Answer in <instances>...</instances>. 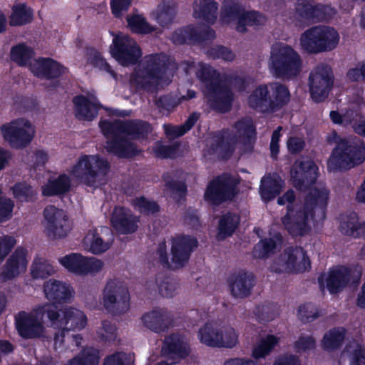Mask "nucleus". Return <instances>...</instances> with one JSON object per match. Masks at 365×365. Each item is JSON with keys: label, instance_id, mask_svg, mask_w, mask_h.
Masks as SVG:
<instances>
[{"label": "nucleus", "instance_id": "nucleus-1", "mask_svg": "<svg viewBox=\"0 0 365 365\" xmlns=\"http://www.w3.org/2000/svg\"><path fill=\"white\" fill-rule=\"evenodd\" d=\"M105 135L112 138L107 141L106 150L118 158H132L139 155L140 150L132 140L146 138L152 131L150 123L139 119L106 120L100 123Z\"/></svg>", "mask_w": 365, "mask_h": 365}, {"label": "nucleus", "instance_id": "nucleus-2", "mask_svg": "<svg viewBox=\"0 0 365 365\" xmlns=\"http://www.w3.org/2000/svg\"><path fill=\"white\" fill-rule=\"evenodd\" d=\"M328 192L315 188L305 197L303 206L292 210L288 207V212L281 218L284 230L292 237H303L311 230L309 218L314 220H324L328 204Z\"/></svg>", "mask_w": 365, "mask_h": 365}, {"label": "nucleus", "instance_id": "nucleus-3", "mask_svg": "<svg viewBox=\"0 0 365 365\" xmlns=\"http://www.w3.org/2000/svg\"><path fill=\"white\" fill-rule=\"evenodd\" d=\"M327 142L336 144L329 159V166L334 170H348L365 160V145L356 138L341 137L333 130L327 136Z\"/></svg>", "mask_w": 365, "mask_h": 365}, {"label": "nucleus", "instance_id": "nucleus-4", "mask_svg": "<svg viewBox=\"0 0 365 365\" xmlns=\"http://www.w3.org/2000/svg\"><path fill=\"white\" fill-rule=\"evenodd\" d=\"M196 76L205 85L203 93L210 107L222 113L229 112L234 101V93L222 79L220 72L210 65L202 64Z\"/></svg>", "mask_w": 365, "mask_h": 365}, {"label": "nucleus", "instance_id": "nucleus-5", "mask_svg": "<svg viewBox=\"0 0 365 365\" xmlns=\"http://www.w3.org/2000/svg\"><path fill=\"white\" fill-rule=\"evenodd\" d=\"M290 98L288 87L275 81L257 86L248 96L247 104L259 113L270 114L282 109L289 103Z\"/></svg>", "mask_w": 365, "mask_h": 365}, {"label": "nucleus", "instance_id": "nucleus-6", "mask_svg": "<svg viewBox=\"0 0 365 365\" xmlns=\"http://www.w3.org/2000/svg\"><path fill=\"white\" fill-rule=\"evenodd\" d=\"M170 241V261L165 242H162L156 250L159 263L169 270L182 269L188 264L192 252L198 247V240L195 236L180 234L172 237Z\"/></svg>", "mask_w": 365, "mask_h": 365}, {"label": "nucleus", "instance_id": "nucleus-7", "mask_svg": "<svg viewBox=\"0 0 365 365\" xmlns=\"http://www.w3.org/2000/svg\"><path fill=\"white\" fill-rule=\"evenodd\" d=\"M302 66L300 55L291 46L279 43L272 47L269 68L276 78L292 79L300 73Z\"/></svg>", "mask_w": 365, "mask_h": 365}, {"label": "nucleus", "instance_id": "nucleus-8", "mask_svg": "<svg viewBox=\"0 0 365 365\" xmlns=\"http://www.w3.org/2000/svg\"><path fill=\"white\" fill-rule=\"evenodd\" d=\"M300 46L308 53L317 54L334 50L339 41L336 29L327 26H315L304 31L300 36Z\"/></svg>", "mask_w": 365, "mask_h": 365}, {"label": "nucleus", "instance_id": "nucleus-9", "mask_svg": "<svg viewBox=\"0 0 365 365\" xmlns=\"http://www.w3.org/2000/svg\"><path fill=\"white\" fill-rule=\"evenodd\" d=\"M110 169L108 160L99 155H84L71 168L70 174L88 187L96 186L99 175H106Z\"/></svg>", "mask_w": 365, "mask_h": 365}, {"label": "nucleus", "instance_id": "nucleus-10", "mask_svg": "<svg viewBox=\"0 0 365 365\" xmlns=\"http://www.w3.org/2000/svg\"><path fill=\"white\" fill-rule=\"evenodd\" d=\"M201 343L217 348H233L238 342V334L230 325H220L207 322L198 331Z\"/></svg>", "mask_w": 365, "mask_h": 365}, {"label": "nucleus", "instance_id": "nucleus-11", "mask_svg": "<svg viewBox=\"0 0 365 365\" xmlns=\"http://www.w3.org/2000/svg\"><path fill=\"white\" fill-rule=\"evenodd\" d=\"M168 69L165 56L154 53L146 56L140 66L135 71L137 84L144 90H150L153 83L151 80H160Z\"/></svg>", "mask_w": 365, "mask_h": 365}, {"label": "nucleus", "instance_id": "nucleus-12", "mask_svg": "<svg viewBox=\"0 0 365 365\" xmlns=\"http://www.w3.org/2000/svg\"><path fill=\"white\" fill-rule=\"evenodd\" d=\"M103 299L106 310L114 316L125 313L130 307V294L125 283L109 279L103 289Z\"/></svg>", "mask_w": 365, "mask_h": 365}, {"label": "nucleus", "instance_id": "nucleus-13", "mask_svg": "<svg viewBox=\"0 0 365 365\" xmlns=\"http://www.w3.org/2000/svg\"><path fill=\"white\" fill-rule=\"evenodd\" d=\"M310 267V260L302 247L289 246L276 258L272 270L276 273H292L304 271Z\"/></svg>", "mask_w": 365, "mask_h": 365}, {"label": "nucleus", "instance_id": "nucleus-14", "mask_svg": "<svg viewBox=\"0 0 365 365\" xmlns=\"http://www.w3.org/2000/svg\"><path fill=\"white\" fill-rule=\"evenodd\" d=\"M4 138L11 146L16 149L26 148L32 141L35 130L32 123L26 118H17L9 125L1 128Z\"/></svg>", "mask_w": 365, "mask_h": 365}, {"label": "nucleus", "instance_id": "nucleus-15", "mask_svg": "<svg viewBox=\"0 0 365 365\" xmlns=\"http://www.w3.org/2000/svg\"><path fill=\"white\" fill-rule=\"evenodd\" d=\"M334 84L333 72L327 65L318 66L309 77L310 96L316 103L324 101L329 96Z\"/></svg>", "mask_w": 365, "mask_h": 365}, {"label": "nucleus", "instance_id": "nucleus-16", "mask_svg": "<svg viewBox=\"0 0 365 365\" xmlns=\"http://www.w3.org/2000/svg\"><path fill=\"white\" fill-rule=\"evenodd\" d=\"M235 185L228 174L215 177L208 183L205 192V200L213 205H220L235 196Z\"/></svg>", "mask_w": 365, "mask_h": 365}, {"label": "nucleus", "instance_id": "nucleus-17", "mask_svg": "<svg viewBox=\"0 0 365 365\" xmlns=\"http://www.w3.org/2000/svg\"><path fill=\"white\" fill-rule=\"evenodd\" d=\"M290 175L293 186L297 190L306 191L317 182L319 168L312 159L303 158L294 162Z\"/></svg>", "mask_w": 365, "mask_h": 365}, {"label": "nucleus", "instance_id": "nucleus-18", "mask_svg": "<svg viewBox=\"0 0 365 365\" xmlns=\"http://www.w3.org/2000/svg\"><path fill=\"white\" fill-rule=\"evenodd\" d=\"M111 53L122 65L135 64L142 56L138 44L128 36H115Z\"/></svg>", "mask_w": 365, "mask_h": 365}, {"label": "nucleus", "instance_id": "nucleus-19", "mask_svg": "<svg viewBox=\"0 0 365 365\" xmlns=\"http://www.w3.org/2000/svg\"><path fill=\"white\" fill-rule=\"evenodd\" d=\"M60 264L69 272L81 275L101 270L103 263L95 257H87L80 253H71L59 259Z\"/></svg>", "mask_w": 365, "mask_h": 365}, {"label": "nucleus", "instance_id": "nucleus-20", "mask_svg": "<svg viewBox=\"0 0 365 365\" xmlns=\"http://www.w3.org/2000/svg\"><path fill=\"white\" fill-rule=\"evenodd\" d=\"M215 38V31L210 26L199 28L188 25L174 31L170 39L174 44L183 45L202 43L205 41L213 40Z\"/></svg>", "mask_w": 365, "mask_h": 365}, {"label": "nucleus", "instance_id": "nucleus-21", "mask_svg": "<svg viewBox=\"0 0 365 365\" xmlns=\"http://www.w3.org/2000/svg\"><path fill=\"white\" fill-rule=\"evenodd\" d=\"M43 216L47 221V235L53 239L66 237L71 230L68 217L63 210L54 205L46 207L43 210Z\"/></svg>", "mask_w": 365, "mask_h": 365}, {"label": "nucleus", "instance_id": "nucleus-22", "mask_svg": "<svg viewBox=\"0 0 365 365\" xmlns=\"http://www.w3.org/2000/svg\"><path fill=\"white\" fill-rule=\"evenodd\" d=\"M140 217L135 215L132 211L123 206H117L113 210L110 223L113 229L122 235H129L135 232L138 228Z\"/></svg>", "mask_w": 365, "mask_h": 365}, {"label": "nucleus", "instance_id": "nucleus-23", "mask_svg": "<svg viewBox=\"0 0 365 365\" xmlns=\"http://www.w3.org/2000/svg\"><path fill=\"white\" fill-rule=\"evenodd\" d=\"M165 356L172 359H185L191 353V349L186 337L179 332H174L165 336L162 346Z\"/></svg>", "mask_w": 365, "mask_h": 365}, {"label": "nucleus", "instance_id": "nucleus-24", "mask_svg": "<svg viewBox=\"0 0 365 365\" xmlns=\"http://www.w3.org/2000/svg\"><path fill=\"white\" fill-rule=\"evenodd\" d=\"M16 329L24 339L40 338L44 331V327L37 317L24 311L19 312L15 317Z\"/></svg>", "mask_w": 365, "mask_h": 365}, {"label": "nucleus", "instance_id": "nucleus-25", "mask_svg": "<svg viewBox=\"0 0 365 365\" xmlns=\"http://www.w3.org/2000/svg\"><path fill=\"white\" fill-rule=\"evenodd\" d=\"M351 269L346 265H337L329 269L326 278V287L331 294L344 290L351 282Z\"/></svg>", "mask_w": 365, "mask_h": 365}, {"label": "nucleus", "instance_id": "nucleus-26", "mask_svg": "<svg viewBox=\"0 0 365 365\" xmlns=\"http://www.w3.org/2000/svg\"><path fill=\"white\" fill-rule=\"evenodd\" d=\"M27 251L23 247H17L4 265L1 277L4 280H10L26 269Z\"/></svg>", "mask_w": 365, "mask_h": 365}, {"label": "nucleus", "instance_id": "nucleus-27", "mask_svg": "<svg viewBox=\"0 0 365 365\" xmlns=\"http://www.w3.org/2000/svg\"><path fill=\"white\" fill-rule=\"evenodd\" d=\"M339 230L344 235L365 239V222L359 221V215L354 211L340 215Z\"/></svg>", "mask_w": 365, "mask_h": 365}, {"label": "nucleus", "instance_id": "nucleus-28", "mask_svg": "<svg viewBox=\"0 0 365 365\" xmlns=\"http://www.w3.org/2000/svg\"><path fill=\"white\" fill-rule=\"evenodd\" d=\"M255 277L252 272L240 271L233 279L229 281L232 295L242 299L250 296L255 284Z\"/></svg>", "mask_w": 365, "mask_h": 365}, {"label": "nucleus", "instance_id": "nucleus-29", "mask_svg": "<svg viewBox=\"0 0 365 365\" xmlns=\"http://www.w3.org/2000/svg\"><path fill=\"white\" fill-rule=\"evenodd\" d=\"M71 178L66 173H61L56 178H49L41 187V194L44 197H61L71 189Z\"/></svg>", "mask_w": 365, "mask_h": 365}, {"label": "nucleus", "instance_id": "nucleus-30", "mask_svg": "<svg viewBox=\"0 0 365 365\" xmlns=\"http://www.w3.org/2000/svg\"><path fill=\"white\" fill-rule=\"evenodd\" d=\"M144 326L155 333L167 331L172 319L168 312L163 309H153L142 317Z\"/></svg>", "mask_w": 365, "mask_h": 365}, {"label": "nucleus", "instance_id": "nucleus-31", "mask_svg": "<svg viewBox=\"0 0 365 365\" xmlns=\"http://www.w3.org/2000/svg\"><path fill=\"white\" fill-rule=\"evenodd\" d=\"M72 291L69 284L56 279H49L43 284L45 295L53 303L66 302L71 299Z\"/></svg>", "mask_w": 365, "mask_h": 365}, {"label": "nucleus", "instance_id": "nucleus-32", "mask_svg": "<svg viewBox=\"0 0 365 365\" xmlns=\"http://www.w3.org/2000/svg\"><path fill=\"white\" fill-rule=\"evenodd\" d=\"M66 68L59 62L51 58H39L37 60L36 76L47 80L56 79L61 77Z\"/></svg>", "mask_w": 365, "mask_h": 365}, {"label": "nucleus", "instance_id": "nucleus-33", "mask_svg": "<svg viewBox=\"0 0 365 365\" xmlns=\"http://www.w3.org/2000/svg\"><path fill=\"white\" fill-rule=\"evenodd\" d=\"M236 140L230 135H225V131L217 132L210 145V150L217 153L222 160L229 159L233 154Z\"/></svg>", "mask_w": 365, "mask_h": 365}, {"label": "nucleus", "instance_id": "nucleus-34", "mask_svg": "<svg viewBox=\"0 0 365 365\" xmlns=\"http://www.w3.org/2000/svg\"><path fill=\"white\" fill-rule=\"evenodd\" d=\"M62 330H81L87 325V317L83 312L69 307H65L61 318Z\"/></svg>", "mask_w": 365, "mask_h": 365}, {"label": "nucleus", "instance_id": "nucleus-35", "mask_svg": "<svg viewBox=\"0 0 365 365\" xmlns=\"http://www.w3.org/2000/svg\"><path fill=\"white\" fill-rule=\"evenodd\" d=\"M240 224V216L233 212L228 211L222 214L217 225V239L225 240L232 237Z\"/></svg>", "mask_w": 365, "mask_h": 365}, {"label": "nucleus", "instance_id": "nucleus-36", "mask_svg": "<svg viewBox=\"0 0 365 365\" xmlns=\"http://www.w3.org/2000/svg\"><path fill=\"white\" fill-rule=\"evenodd\" d=\"M76 108V115L81 120H93L98 115V108L83 95L73 98Z\"/></svg>", "mask_w": 365, "mask_h": 365}, {"label": "nucleus", "instance_id": "nucleus-37", "mask_svg": "<svg viewBox=\"0 0 365 365\" xmlns=\"http://www.w3.org/2000/svg\"><path fill=\"white\" fill-rule=\"evenodd\" d=\"M346 329L343 327L330 329L323 336L322 347L327 351H334L340 349L344 341Z\"/></svg>", "mask_w": 365, "mask_h": 365}, {"label": "nucleus", "instance_id": "nucleus-38", "mask_svg": "<svg viewBox=\"0 0 365 365\" xmlns=\"http://www.w3.org/2000/svg\"><path fill=\"white\" fill-rule=\"evenodd\" d=\"M85 243L88 247V251L93 255H101L110 249L113 242V235L110 234V237L107 240L103 237L98 232L97 230H89L88 234L84 238Z\"/></svg>", "mask_w": 365, "mask_h": 365}, {"label": "nucleus", "instance_id": "nucleus-39", "mask_svg": "<svg viewBox=\"0 0 365 365\" xmlns=\"http://www.w3.org/2000/svg\"><path fill=\"white\" fill-rule=\"evenodd\" d=\"M175 177L173 171H168L162 175V180L165 183V187L170 192V197L179 202L185 198L187 187L184 181L175 180Z\"/></svg>", "mask_w": 365, "mask_h": 365}, {"label": "nucleus", "instance_id": "nucleus-40", "mask_svg": "<svg viewBox=\"0 0 365 365\" xmlns=\"http://www.w3.org/2000/svg\"><path fill=\"white\" fill-rule=\"evenodd\" d=\"M33 19V11L26 4H17L12 6L10 16L11 26H24L30 23Z\"/></svg>", "mask_w": 365, "mask_h": 365}, {"label": "nucleus", "instance_id": "nucleus-41", "mask_svg": "<svg viewBox=\"0 0 365 365\" xmlns=\"http://www.w3.org/2000/svg\"><path fill=\"white\" fill-rule=\"evenodd\" d=\"M34 56L33 48L24 43L16 44L11 48V59L21 67L28 66Z\"/></svg>", "mask_w": 365, "mask_h": 365}, {"label": "nucleus", "instance_id": "nucleus-42", "mask_svg": "<svg viewBox=\"0 0 365 365\" xmlns=\"http://www.w3.org/2000/svg\"><path fill=\"white\" fill-rule=\"evenodd\" d=\"M239 138L244 143H253L256 140V128L252 121L247 118H241L233 125Z\"/></svg>", "mask_w": 365, "mask_h": 365}, {"label": "nucleus", "instance_id": "nucleus-43", "mask_svg": "<svg viewBox=\"0 0 365 365\" xmlns=\"http://www.w3.org/2000/svg\"><path fill=\"white\" fill-rule=\"evenodd\" d=\"M282 185L279 181L272 177L263 178L261 180L259 193L264 201H271L279 195Z\"/></svg>", "mask_w": 365, "mask_h": 365}, {"label": "nucleus", "instance_id": "nucleus-44", "mask_svg": "<svg viewBox=\"0 0 365 365\" xmlns=\"http://www.w3.org/2000/svg\"><path fill=\"white\" fill-rule=\"evenodd\" d=\"M217 3L214 0H200L199 10L195 9V16L208 24H214L217 19Z\"/></svg>", "mask_w": 365, "mask_h": 365}, {"label": "nucleus", "instance_id": "nucleus-45", "mask_svg": "<svg viewBox=\"0 0 365 365\" xmlns=\"http://www.w3.org/2000/svg\"><path fill=\"white\" fill-rule=\"evenodd\" d=\"M99 359V351L98 349L93 347H86L65 365H98Z\"/></svg>", "mask_w": 365, "mask_h": 365}, {"label": "nucleus", "instance_id": "nucleus-46", "mask_svg": "<svg viewBox=\"0 0 365 365\" xmlns=\"http://www.w3.org/2000/svg\"><path fill=\"white\" fill-rule=\"evenodd\" d=\"M277 247V242L273 238L264 237L255 245L252 250V256L255 259H267L274 254Z\"/></svg>", "mask_w": 365, "mask_h": 365}, {"label": "nucleus", "instance_id": "nucleus-47", "mask_svg": "<svg viewBox=\"0 0 365 365\" xmlns=\"http://www.w3.org/2000/svg\"><path fill=\"white\" fill-rule=\"evenodd\" d=\"M63 311V309H58V306H56L55 303H46L38 308L37 314L41 315L42 317L48 318L51 326L61 329Z\"/></svg>", "mask_w": 365, "mask_h": 365}, {"label": "nucleus", "instance_id": "nucleus-48", "mask_svg": "<svg viewBox=\"0 0 365 365\" xmlns=\"http://www.w3.org/2000/svg\"><path fill=\"white\" fill-rule=\"evenodd\" d=\"M14 197L21 202H34L36 192L25 181L16 182L11 188Z\"/></svg>", "mask_w": 365, "mask_h": 365}, {"label": "nucleus", "instance_id": "nucleus-49", "mask_svg": "<svg viewBox=\"0 0 365 365\" xmlns=\"http://www.w3.org/2000/svg\"><path fill=\"white\" fill-rule=\"evenodd\" d=\"M279 342L277 336L272 334L267 335L262 339L258 345L252 350V356L255 359H264L274 349Z\"/></svg>", "mask_w": 365, "mask_h": 365}, {"label": "nucleus", "instance_id": "nucleus-50", "mask_svg": "<svg viewBox=\"0 0 365 365\" xmlns=\"http://www.w3.org/2000/svg\"><path fill=\"white\" fill-rule=\"evenodd\" d=\"M265 22L264 16L259 11H243L242 16L237 24V31L244 33L247 31L246 26H261Z\"/></svg>", "mask_w": 365, "mask_h": 365}, {"label": "nucleus", "instance_id": "nucleus-51", "mask_svg": "<svg viewBox=\"0 0 365 365\" xmlns=\"http://www.w3.org/2000/svg\"><path fill=\"white\" fill-rule=\"evenodd\" d=\"M176 16V7L173 4L163 1L158 6L156 20L163 27H168L173 24Z\"/></svg>", "mask_w": 365, "mask_h": 365}, {"label": "nucleus", "instance_id": "nucleus-52", "mask_svg": "<svg viewBox=\"0 0 365 365\" xmlns=\"http://www.w3.org/2000/svg\"><path fill=\"white\" fill-rule=\"evenodd\" d=\"M126 20L129 29L133 33L139 34H147L154 31L153 28L141 15L136 14L128 16Z\"/></svg>", "mask_w": 365, "mask_h": 365}, {"label": "nucleus", "instance_id": "nucleus-53", "mask_svg": "<svg viewBox=\"0 0 365 365\" xmlns=\"http://www.w3.org/2000/svg\"><path fill=\"white\" fill-rule=\"evenodd\" d=\"M180 147V143L178 141L171 145H163L158 142L153 147V152L158 158L175 159L178 156Z\"/></svg>", "mask_w": 365, "mask_h": 365}, {"label": "nucleus", "instance_id": "nucleus-54", "mask_svg": "<svg viewBox=\"0 0 365 365\" xmlns=\"http://www.w3.org/2000/svg\"><path fill=\"white\" fill-rule=\"evenodd\" d=\"M243 11L244 9L235 0H227L225 1L222 9L223 18L227 19L229 22L237 21V24L241 16H242Z\"/></svg>", "mask_w": 365, "mask_h": 365}, {"label": "nucleus", "instance_id": "nucleus-55", "mask_svg": "<svg viewBox=\"0 0 365 365\" xmlns=\"http://www.w3.org/2000/svg\"><path fill=\"white\" fill-rule=\"evenodd\" d=\"M133 205L144 215H154L160 212V207L154 200H150L145 196L137 197L133 200Z\"/></svg>", "mask_w": 365, "mask_h": 365}, {"label": "nucleus", "instance_id": "nucleus-56", "mask_svg": "<svg viewBox=\"0 0 365 365\" xmlns=\"http://www.w3.org/2000/svg\"><path fill=\"white\" fill-rule=\"evenodd\" d=\"M320 315V310L312 302H307L299 307L298 318L304 324L314 322Z\"/></svg>", "mask_w": 365, "mask_h": 365}, {"label": "nucleus", "instance_id": "nucleus-57", "mask_svg": "<svg viewBox=\"0 0 365 365\" xmlns=\"http://www.w3.org/2000/svg\"><path fill=\"white\" fill-rule=\"evenodd\" d=\"M254 312L260 323L270 322L278 315L276 306L273 303L258 305Z\"/></svg>", "mask_w": 365, "mask_h": 365}, {"label": "nucleus", "instance_id": "nucleus-58", "mask_svg": "<svg viewBox=\"0 0 365 365\" xmlns=\"http://www.w3.org/2000/svg\"><path fill=\"white\" fill-rule=\"evenodd\" d=\"M55 272L54 267L46 261L34 260L32 264L31 274L34 279H45Z\"/></svg>", "mask_w": 365, "mask_h": 365}, {"label": "nucleus", "instance_id": "nucleus-59", "mask_svg": "<svg viewBox=\"0 0 365 365\" xmlns=\"http://www.w3.org/2000/svg\"><path fill=\"white\" fill-rule=\"evenodd\" d=\"M310 20L313 22H322L329 20L331 17L332 9L327 5L316 4L312 5Z\"/></svg>", "mask_w": 365, "mask_h": 365}, {"label": "nucleus", "instance_id": "nucleus-60", "mask_svg": "<svg viewBox=\"0 0 365 365\" xmlns=\"http://www.w3.org/2000/svg\"><path fill=\"white\" fill-rule=\"evenodd\" d=\"M102 327L97 331V334L101 341L107 342L114 341L116 337L117 328L109 320H103Z\"/></svg>", "mask_w": 365, "mask_h": 365}, {"label": "nucleus", "instance_id": "nucleus-61", "mask_svg": "<svg viewBox=\"0 0 365 365\" xmlns=\"http://www.w3.org/2000/svg\"><path fill=\"white\" fill-rule=\"evenodd\" d=\"M207 55L212 59H222L231 61L235 58L233 52L226 46L220 45L210 48L207 51Z\"/></svg>", "mask_w": 365, "mask_h": 365}, {"label": "nucleus", "instance_id": "nucleus-62", "mask_svg": "<svg viewBox=\"0 0 365 365\" xmlns=\"http://www.w3.org/2000/svg\"><path fill=\"white\" fill-rule=\"evenodd\" d=\"M316 341L312 336L302 334L294 343V348L296 352L301 353L312 349L315 347Z\"/></svg>", "mask_w": 365, "mask_h": 365}, {"label": "nucleus", "instance_id": "nucleus-63", "mask_svg": "<svg viewBox=\"0 0 365 365\" xmlns=\"http://www.w3.org/2000/svg\"><path fill=\"white\" fill-rule=\"evenodd\" d=\"M175 289V283L170 277H165L158 284L159 293L164 297H172Z\"/></svg>", "mask_w": 365, "mask_h": 365}, {"label": "nucleus", "instance_id": "nucleus-64", "mask_svg": "<svg viewBox=\"0 0 365 365\" xmlns=\"http://www.w3.org/2000/svg\"><path fill=\"white\" fill-rule=\"evenodd\" d=\"M103 365H130V359L123 352H115L107 356Z\"/></svg>", "mask_w": 365, "mask_h": 365}]
</instances>
